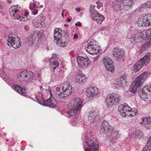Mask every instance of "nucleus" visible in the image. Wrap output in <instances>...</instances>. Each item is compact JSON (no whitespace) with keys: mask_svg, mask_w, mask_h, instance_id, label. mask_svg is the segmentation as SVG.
Instances as JSON below:
<instances>
[{"mask_svg":"<svg viewBox=\"0 0 151 151\" xmlns=\"http://www.w3.org/2000/svg\"><path fill=\"white\" fill-rule=\"evenodd\" d=\"M150 74L149 72H144L137 77L131 85L129 88L130 91L133 93H135L137 91V88L142 86Z\"/></svg>","mask_w":151,"mask_h":151,"instance_id":"f257e3e1","label":"nucleus"},{"mask_svg":"<svg viewBox=\"0 0 151 151\" xmlns=\"http://www.w3.org/2000/svg\"><path fill=\"white\" fill-rule=\"evenodd\" d=\"M82 103L83 101L80 98H76L73 99L68 105L70 109L67 112L68 116L71 117L80 111L83 106Z\"/></svg>","mask_w":151,"mask_h":151,"instance_id":"f03ea898","label":"nucleus"},{"mask_svg":"<svg viewBox=\"0 0 151 151\" xmlns=\"http://www.w3.org/2000/svg\"><path fill=\"white\" fill-rule=\"evenodd\" d=\"M18 78L22 84L26 85L32 82L35 75L32 71L24 70L17 74Z\"/></svg>","mask_w":151,"mask_h":151,"instance_id":"7ed1b4c3","label":"nucleus"},{"mask_svg":"<svg viewBox=\"0 0 151 151\" xmlns=\"http://www.w3.org/2000/svg\"><path fill=\"white\" fill-rule=\"evenodd\" d=\"M84 144L86 147L84 148L85 151H99V142L96 138H87Z\"/></svg>","mask_w":151,"mask_h":151,"instance_id":"20e7f679","label":"nucleus"},{"mask_svg":"<svg viewBox=\"0 0 151 151\" xmlns=\"http://www.w3.org/2000/svg\"><path fill=\"white\" fill-rule=\"evenodd\" d=\"M151 58V53H147L141 59L139 60L133 66V70L135 72L139 71L144 65H147Z\"/></svg>","mask_w":151,"mask_h":151,"instance_id":"39448f33","label":"nucleus"},{"mask_svg":"<svg viewBox=\"0 0 151 151\" xmlns=\"http://www.w3.org/2000/svg\"><path fill=\"white\" fill-rule=\"evenodd\" d=\"M120 101V97L116 93L108 95L105 100L106 105L108 108L111 107L119 103Z\"/></svg>","mask_w":151,"mask_h":151,"instance_id":"423d86ee","label":"nucleus"},{"mask_svg":"<svg viewBox=\"0 0 151 151\" xmlns=\"http://www.w3.org/2000/svg\"><path fill=\"white\" fill-rule=\"evenodd\" d=\"M113 128L110 125L107 121H104L102 123L101 126L100 132L102 134H107L108 133L112 132L111 136L112 138L115 137L118 134L117 132L115 131L113 132Z\"/></svg>","mask_w":151,"mask_h":151,"instance_id":"0eeeda50","label":"nucleus"},{"mask_svg":"<svg viewBox=\"0 0 151 151\" xmlns=\"http://www.w3.org/2000/svg\"><path fill=\"white\" fill-rule=\"evenodd\" d=\"M85 50L91 54H97L101 50L99 49L98 43L95 40H91L87 46L85 47Z\"/></svg>","mask_w":151,"mask_h":151,"instance_id":"6e6552de","label":"nucleus"},{"mask_svg":"<svg viewBox=\"0 0 151 151\" xmlns=\"http://www.w3.org/2000/svg\"><path fill=\"white\" fill-rule=\"evenodd\" d=\"M49 91L50 94V98L47 100H45L42 99L40 100H38V103L42 106H49L52 108H55L56 107L57 103L55 99L52 97V93H51V90Z\"/></svg>","mask_w":151,"mask_h":151,"instance_id":"1a4fd4ad","label":"nucleus"},{"mask_svg":"<svg viewBox=\"0 0 151 151\" xmlns=\"http://www.w3.org/2000/svg\"><path fill=\"white\" fill-rule=\"evenodd\" d=\"M20 8H19V9ZM10 14L13 19H18L21 21H25V19L20 15V9L18 7V5L12 6L9 9Z\"/></svg>","mask_w":151,"mask_h":151,"instance_id":"9d476101","label":"nucleus"},{"mask_svg":"<svg viewBox=\"0 0 151 151\" xmlns=\"http://www.w3.org/2000/svg\"><path fill=\"white\" fill-rule=\"evenodd\" d=\"M139 96L142 99L148 98L151 101V86H145L138 91Z\"/></svg>","mask_w":151,"mask_h":151,"instance_id":"9b49d317","label":"nucleus"},{"mask_svg":"<svg viewBox=\"0 0 151 151\" xmlns=\"http://www.w3.org/2000/svg\"><path fill=\"white\" fill-rule=\"evenodd\" d=\"M7 41V45L9 47L11 46L14 48L19 47L21 43L20 39L18 37H14L11 34L9 35Z\"/></svg>","mask_w":151,"mask_h":151,"instance_id":"f8f14e48","label":"nucleus"},{"mask_svg":"<svg viewBox=\"0 0 151 151\" xmlns=\"http://www.w3.org/2000/svg\"><path fill=\"white\" fill-rule=\"evenodd\" d=\"M137 24L139 27L151 25V14H149L139 18Z\"/></svg>","mask_w":151,"mask_h":151,"instance_id":"ddd939ff","label":"nucleus"},{"mask_svg":"<svg viewBox=\"0 0 151 151\" xmlns=\"http://www.w3.org/2000/svg\"><path fill=\"white\" fill-rule=\"evenodd\" d=\"M103 62L107 70L111 72L114 71V63L111 58L108 57L104 58L103 59Z\"/></svg>","mask_w":151,"mask_h":151,"instance_id":"4468645a","label":"nucleus"},{"mask_svg":"<svg viewBox=\"0 0 151 151\" xmlns=\"http://www.w3.org/2000/svg\"><path fill=\"white\" fill-rule=\"evenodd\" d=\"M90 16L91 19L98 24H101L105 19L103 15L96 11L91 12Z\"/></svg>","mask_w":151,"mask_h":151,"instance_id":"2eb2a0df","label":"nucleus"},{"mask_svg":"<svg viewBox=\"0 0 151 151\" xmlns=\"http://www.w3.org/2000/svg\"><path fill=\"white\" fill-rule=\"evenodd\" d=\"M118 2L124 1L122 4V9L124 10L128 11L132 8L134 2L132 0H115Z\"/></svg>","mask_w":151,"mask_h":151,"instance_id":"dca6fc26","label":"nucleus"},{"mask_svg":"<svg viewBox=\"0 0 151 151\" xmlns=\"http://www.w3.org/2000/svg\"><path fill=\"white\" fill-rule=\"evenodd\" d=\"M77 60L79 66L82 68H86L90 63V61L87 57L79 56L77 58Z\"/></svg>","mask_w":151,"mask_h":151,"instance_id":"f3484780","label":"nucleus"},{"mask_svg":"<svg viewBox=\"0 0 151 151\" xmlns=\"http://www.w3.org/2000/svg\"><path fill=\"white\" fill-rule=\"evenodd\" d=\"M124 51L123 49L118 47L114 48L113 50V55L117 60L122 58L124 55Z\"/></svg>","mask_w":151,"mask_h":151,"instance_id":"a211bd4d","label":"nucleus"},{"mask_svg":"<svg viewBox=\"0 0 151 151\" xmlns=\"http://www.w3.org/2000/svg\"><path fill=\"white\" fill-rule=\"evenodd\" d=\"M131 110V108L126 104L120 105L118 108V111L120 115L124 117L126 116L128 111Z\"/></svg>","mask_w":151,"mask_h":151,"instance_id":"6ab92c4d","label":"nucleus"},{"mask_svg":"<svg viewBox=\"0 0 151 151\" xmlns=\"http://www.w3.org/2000/svg\"><path fill=\"white\" fill-rule=\"evenodd\" d=\"M64 93H65V95L68 96L70 95L74 91V89L73 88L72 86L69 84V82L64 83L62 88Z\"/></svg>","mask_w":151,"mask_h":151,"instance_id":"aec40b11","label":"nucleus"},{"mask_svg":"<svg viewBox=\"0 0 151 151\" xmlns=\"http://www.w3.org/2000/svg\"><path fill=\"white\" fill-rule=\"evenodd\" d=\"M87 96L93 98L97 95L99 93L98 89L95 87H91L87 90Z\"/></svg>","mask_w":151,"mask_h":151,"instance_id":"412c9836","label":"nucleus"},{"mask_svg":"<svg viewBox=\"0 0 151 151\" xmlns=\"http://www.w3.org/2000/svg\"><path fill=\"white\" fill-rule=\"evenodd\" d=\"M135 32V33L131 36V37L127 40L128 43L130 44V45H132L135 42L136 40L137 39L139 40L142 38L140 36L139 32H138L137 31Z\"/></svg>","mask_w":151,"mask_h":151,"instance_id":"4be33fe9","label":"nucleus"},{"mask_svg":"<svg viewBox=\"0 0 151 151\" xmlns=\"http://www.w3.org/2000/svg\"><path fill=\"white\" fill-rule=\"evenodd\" d=\"M12 88L20 94L25 96L26 94V90L22 88L19 85H14L12 86Z\"/></svg>","mask_w":151,"mask_h":151,"instance_id":"5701e85b","label":"nucleus"},{"mask_svg":"<svg viewBox=\"0 0 151 151\" xmlns=\"http://www.w3.org/2000/svg\"><path fill=\"white\" fill-rule=\"evenodd\" d=\"M88 115L89 119L91 122L96 121V119L98 117V114L95 111H91Z\"/></svg>","mask_w":151,"mask_h":151,"instance_id":"b1692460","label":"nucleus"},{"mask_svg":"<svg viewBox=\"0 0 151 151\" xmlns=\"http://www.w3.org/2000/svg\"><path fill=\"white\" fill-rule=\"evenodd\" d=\"M36 36H38V34L37 33L36 31L35 32L33 36L30 37H29L28 40L27 42L29 45L31 46L35 43V37Z\"/></svg>","mask_w":151,"mask_h":151,"instance_id":"393cba45","label":"nucleus"},{"mask_svg":"<svg viewBox=\"0 0 151 151\" xmlns=\"http://www.w3.org/2000/svg\"><path fill=\"white\" fill-rule=\"evenodd\" d=\"M86 77L84 76H76V81L79 83L80 84H83L86 82Z\"/></svg>","mask_w":151,"mask_h":151,"instance_id":"a878e982","label":"nucleus"},{"mask_svg":"<svg viewBox=\"0 0 151 151\" xmlns=\"http://www.w3.org/2000/svg\"><path fill=\"white\" fill-rule=\"evenodd\" d=\"M126 76H124L120 78V81L118 82V84L120 87H122L126 86Z\"/></svg>","mask_w":151,"mask_h":151,"instance_id":"bb28decb","label":"nucleus"},{"mask_svg":"<svg viewBox=\"0 0 151 151\" xmlns=\"http://www.w3.org/2000/svg\"><path fill=\"white\" fill-rule=\"evenodd\" d=\"M142 151H151V136L147 141V145L143 149Z\"/></svg>","mask_w":151,"mask_h":151,"instance_id":"cd10ccee","label":"nucleus"},{"mask_svg":"<svg viewBox=\"0 0 151 151\" xmlns=\"http://www.w3.org/2000/svg\"><path fill=\"white\" fill-rule=\"evenodd\" d=\"M143 122H145V126L151 128V117H148L144 119L142 118Z\"/></svg>","mask_w":151,"mask_h":151,"instance_id":"c85d7f7f","label":"nucleus"},{"mask_svg":"<svg viewBox=\"0 0 151 151\" xmlns=\"http://www.w3.org/2000/svg\"><path fill=\"white\" fill-rule=\"evenodd\" d=\"M54 41L56 43L59 42L60 41L63 40V37L61 33L57 34L56 33L54 34Z\"/></svg>","mask_w":151,"mask_h":151,"instance_id":"c756f323","label":"nucleus"},{"mask_svg":"<svg viewBox=\"0 0 151 151\" xmlns=\"http://www.w3.org/2000/svg\"><path fill=\"white\" fill-rule=\"evenodd\" d=\"M151 8V2L150 1H147L142 5L140 8V10L142 11L143 9H147V8Z\"/></svg>","mask_w":151,"mask_h":151,"instance_id":"7c9ffc66","label":"nucleus"},{"mask_svg":"<svg viewBox=\"0 0 151 151\" xmlns=\"http://www.w3.org/2000/svg\"><path fill=\"white\" fill-rule=\"evenodd\" d=\"M137 113V110L135 108L131 109V110L128 111L127 115L130 117H133L135 116Z\"/></svg>","mask_w":151,"mask_h":151,"instance_id":"2f4dec72","label":"nucleus"},{"mask_svg":"<svg viewBox=\"0 0 151 151\" xmlns=\"http://www.w3.org/2000/svg\"><path fill=\"white\" fill-rule=\"evenodd\" d=\"M50 63L51 65V67L52 68L53 71H54L55 69L56 68H57L59 65L58 62L56 60L52 61V62L51 63Z\"/></svg>","mask_w":151,"mask_h":151,"instance_id":"473e14b6","label":"nucleus"},{"mask_svg":"<svg viewBox=\"0 0 151 151\" xmlns=\"http://www.w3.org/2000/svg\"><path fill=\"white\" fill-rule=\"evenodd\" d=\"M61 32L63 37V40H66L68 37L69 36L68 32V30H61Z\"/></svg>","mask_w":151,"mask_h":151,"instance_id":"72a5a7b5","label":"nucleus"},{"mask_svg":"<svg viewBox=\"0 0 151 151\" xmlns=\"http://www.w3.org/2000/svg\"><path fill=\"white\" fill-rule=\"evenodd\" d=\"M122 4H116L113 6L114 9L115 11H122L124 10L123 9H122Z\"/></svg>","mask_w":151,"mask_h":151,"instance_id":"f704fd0d","label":"nucleus"},{"mask_svg":"<svg viewBox=\"0 0 151 151\" xmlns=\"http://www.w3.org/2000/svg\"><path fill=\"white\" fill-rule=\"evenodd\" d=\"M65 40H62L59 41V42L56 43L57 45L60 47H63L66 46L67 45V42L65 41Z\"/></svg>","mask_w":151,"mask_h":151,"instance_id":"c9c22d12","label":"nucleus"},{"mask_svg":"<svg viewBox=\"0 0 151 151\" xmlns=\"http://www.w3.org/2000/svg\"><path fill=\"white\" fill-rule=\"evenodd\" d=\"M146 39L151 40V29H149L145 31Z\"/></svg>","mask_w":151,"mask_h":151,"instance_id":"e433bc0d","label":"nucleus"},{"mask_svg":"<svg viewBox=\"0 0 151 151\" xmlns=\"http://www.w3.org/2000/svg\"><path fill=\"white\" fill-rule=\"evenodd\" d=\"M139 35L140 37L142 39H146L145 37L146 33L145 31H143L142 32H139Z\"/></svg>","mask_w":151,"mask_h":151,"instance_id":"4c0bfd02","label":"nucleus"},{"mask_svg":"<svg viewBox=\"0 0 151 151\" xmlns=\"http://www.w3.org/2000/svg\"><path fill=\"white\" fill-rule=\"evenodd\" d=\"M147 44H144L141 47L139 51L140 53H142L146 49V47H147Z\"/></svg>","mask_w":151,"mask_h":151,"instance_id":"58836bf2","label":"nucleus"},{"mask_svg":"<svg viewBox=\"0 0 151 151\" xmlns=\"http://www.w3.org/2000/svg\"><path fill=\"white\" fill-rule=\"evenodd\" d=\"M65 93H64V91H63L61 92V91H60V92L58 93V95L60 98H64L65 97H67V96H66Z\"/></svg>","mask_w":151,"mask_h":151,"instance_id":"ea45409f","label":"nucleus"},{"mask_svg":"<svg viewBox=\"0 0 151 151\" xmlns=\"http://www.w3.org/2000/svg\"><path fill=\"white\" fill-rule=\"evenodd\" d=\"M57 57L56 55L55 54H53L52 56L49 60V63H51L54 59H55Z\"/></svg>","mask_w":151,"mask_h":151,"instance_id":"a19ab883","label":"nucleus"},{"mask_svg":"<svg viewBox=\"0 0 151 151\" xmlns=\"http://www.w3.org/2000/svg\"><path fill=\"white\" fill-rule=\"evenodd\" d=\"M43 32L42 30H40L38 32V37L39 36L40 39H41L44 37Z\"/></svg>","mask_w":151,"mask_h":151,"instance_id":"79ce46f5","label":"nucleus"},{"mask_svg":"<svg viewBox=\"0 0 151 151\" xmlns=\"http://www.w3.org/2000/svg\"><path fill=\"white\" fill-rule=\"evenodd\" d=\"M37 20V19H34L33 20V23L35 27H38Z\"/></svg>","mask_w":151,"mask_h":151,"instance_id":"37998d69","label":"nucleus"},{"mask_svg":"<svg viewBox=\"0 0 151 151\" xmlns=\"http://www.w3.org/2000/svg\"><path fill=\"white\" fill-rule=\"evenodd\" d=\"M77 76H84L82 74V72L81 70H78L77 72Z\"/></svg>","mask_w":151,"mask_h":151,"instance_id":"c03bdc74","label":"nucleus"},{"mask_svg":"<svg viewBox=\"0 0 151 151\" xmlns=\"http://www.w3.org/2000/svg\"><path fill=\"white\" fill-rule=\"evenodd\" d=\"M41 18V22H40V23L41 22H43L45 19V17L44 16V15H43L42 14H40V18Z\"/></svg>","mask_w":151,"mask_h":151,"instance_id":"a18cd8bd","label":"nucleus"},{"mask_svg":"<svg viewBox=\"0 0 151 151\" xmlns=\"http://www.w3.org/2000/svg\"><path fill=\"white\" fill-rule=\"evenodd\" d=\"M60 29V28H55L54 29V34H55V33H56L57 34L58 33H61V32H59Z\"/></svg>","mask_w":151,"mask_h":151,"instance_id":"49530a36","label":"nucleus"},{"mask_svg":"<svg viewBox=\"0 0 151 151\" xmlns=\"http://www.w3.org/2000/svg\"><path fill=\"white\" fill-rule=\"evenodd\" d=\"M64 73L62 71H59L58 76L60 77H63Z\"/></svg>","mask_w":151,"mask_h":151,"instance_id":"de8ad7c7","label":"nucleus"},{"mask_svg":"<svg viewBox=\"0 0 151 151\" xmlns=\"http://www.w3.org/2000/svg\"><path fill=\"white\" fill-rule=\"evenodd\" d=\"M35 6H36V4L35 3H34V4L31 3L30 4V6H29L30 8V9H32V10H33V9L32 8V6H33V7L35 8Z\"/></svg>","mask_w":151,"mask_h":151,"instance_id":"09e8293b","label":"nucleus"},{"mask_svg":"<svg viewBox=\"0 0 151 151\" xmlns=\"http://www.w3.org/2000/svg\"><path fill=\"white\" fill-rule=\"evenodd\" d=\"M75 25L76 26H81L82 24L80 22H78L75 24Z\"/></svg>","mask_w":151,"mask_h":151,"instance_id":"8fccbe9b","label":"nucleus"},{"mask_svg":"<svg viewBox=\"0 0 151 151\" xmlns=\"http://www.w3.org/2000/svg\"><path fill=\"white\" fill-rule=\"evenodd\" d=\"M37 10L36 9H35L33 11V14L34 15H35L37 13Z\"/></svg>","mask_w":151,"mask_h":151,"instance_id":"3c124183","label":"nucleus"},{"mask_svg":"<svg viewBox=\"0 0 151 151\" xmlns=\"http://www.w3.org/2000/svg\"><path fill=\"white\" fill-rule=\"evenodd\" d=\"M102 4L101 3L98 4L97 6V8L98 9H99L101 7H102Z\"/></svg>","mask_w":151,"mask_h":151,"instance_id":"603ef678","label":"nucleus"},{"mask_svg":"<svg viewBox=\"0 0 151 151\" xmlns=\"http://www.w3.org/2000/svg\"><path fill=\"white\" fill-rule=\"evenodd\" d=\"M74 38L75 39H77L78 38V36L76 34H75L74 36Z\"/></svg>","mask_w":151,"mask_h":151,"instance_id":"864d4df0","label":"nucleus"},{"mask_svg":"<svg viewBox=\"0 0 151 151\" xmlns=\"http://www.w3.org/2000/svg\"><path fill=\"white\" fill-rule=\"evenodd\" d=\"M76 10L78 12H80L81 10V9L80 8H76Z\"/></svg>","mask_w":151,"mask_h":151,"instance_id":"5fc2aeb1","label":"nucleus"},{"mask_svg":"<svg viewBox=\"0 0 151 151\" xmlns=\"http://www.w3.org/2000/svg\"><path fill=\"white\" fill-rule=\"evenodd\" d=\"M72 20V18H68L67 19V21L68 22H70Z\"/></svg>","mask_w":151,"mask_h":151,"instance_id":"6e6d98bb","label":"nucleus"},{"mask_svg":"<svg viewBox=\"0 0 151 151\" xmlns=\"http://www.w3.org/2000/svg\"><path fill=\"white\" fill-rule=\"evenodd\" d=\"M41 80L42 79L40 78V75L38 74V81L40 82H41Z\"/></svg>","mask_w":151,"mask_h":151,"instance_id":"4d7b16f0","label":"nucleus"},{"mask_svg":"<svg viewBox=\"0 0 151 151\" xmlns=\"http://www.w3.org/2000/svg\"><path fill=\"white\" fill-rule=\"evenodd\" d=\"M28 15V13L27 12H25V14H24V16H27Z\"/></svg>","mask_w":151,"mask_h":151,"instance_id":"13d9d810","label":"nucleus"},{"mask_svg":"<svg viewBox=\"0 0 151 151\" xmlns=\"http://www.w3.org/2000/svg\"><path fill=\"white\" fill-rule=\"evenodd\" d=\"M43 6L42 5H41L39 7L38 6V8H42Z\"/></svg>","mask_w":151,"mask_h":151,"instance_id":"bf43d9fd","label":"nucleus"},{"mask_svg":"<svg viewBox=\"0 0 151 151\" xmlns=\"http://www.w3.org/2000/svg\"><path fill=\"white\" fill-rule=\"evenodd\" d=\"M2 11V9H1V6L0 5V14H1V12Z\"/></svg>","mask_w":151,"mask_h":151,"instance_id":"052dcab7","label":"nucleus"},{"mask_svg":"<svg viewBox=\"0 0 151 151\" xmlns=\"http://www.w3.org/2000/svg\"><path fill=\"white\" fill-rule=\"evenodd\" d=\"M35 98L37 100V101H38V98H37V96H35Z\"/></svg>","mask_w":151,"mask_h":151,"instance_id":"680f3d73","label":"nucleus"},{"mask_svg":"<svg viewBox=\"0 0 151 151\" xmlns=\"http://www.w3.org/2000/svg\"><path fill=\"white\" fill-rule=\"evenodd\" d=\"M61 14H62V17H63V16H64V13H63V12H62V13Z\"/></svg>","mask_w":151,"mask_h":151,"instance_id":"e2e57ef3","label":"nucleus"},{"mask_svg":"<svg viewBox=\"0 0 151 151\" xmlns=\"http://www.w3.org/2000/svg\"><path fill=\"white\" fill-rule=\"evenodd\" d=\"M11 1H8V2L9 3H11Z\"/></svg>","mask_w":151,"mask_h":151,"instance_id":"0e129e2a","label":"nucleus"},{"mask_svg":"<svg viewBox=\"0 0 151 151\" xmlns=\"http://www.w3.org/2000/svg\"><path fill=\"white\" fill-rule=\"evenodd\" d=\"M40 89H41V90H42V86H40Z\"/></svg>","mask_w":151,"mask_h":151,"instance_id":"69168bd1","label":"nucleus"},{"mask_svg":"<svg viewBox=\"0 0 151 151\" xmlns=\"http://www.w3.org/2000/svg\"><path fill=\"white\" fill-rule=\"evenodd\" d=\"M99 2H96V3L97 4H98H98H99Z\"/></svg>","mask_w":151,"mask_h":151,"instance_id":"338daca9","label":"nucleus"},{"mask_svg":"<svg viewBox=\"0 0 151 151\" xmlns=\"http://www.w3.org/2000/svg\"><path fill=\"white\" fill-rule=\"evenodd\" d=\"M82 14H83V13L81 12L80 13V15H81Z\"/></svg>","mask_w":151,"mask_h":151,"instance_id":"774afa93","label":"nucleus"}]
</instances>
